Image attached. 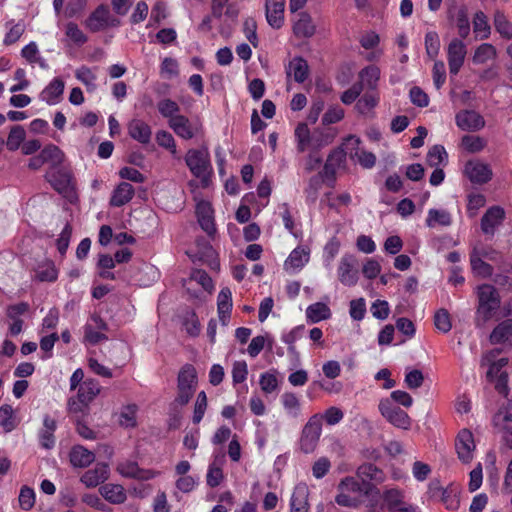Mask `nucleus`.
Here are the masks:
<instances>
[{
    "label": "nucleus",
    "mask_w": 512,
    "mask_h": 512,
    "mask_svg": "<svg viewBox=\"0 0 512 512\" xmlns=\"http://www.w3.org/2000/svg\"><path fill=\"white\" fill-rule=\"evenodd\" d=\"M495 56V47L492 44L484 43L477 47V49L475 50V53L473 55V62L475 64H484L487 61L495 58Z\"/></svg>",
    "instance_id": "6e6d98bb"
},
{
    "label": "nucleus",
    "mask_w": 512,
    "mask_h": 512,
    "mask_svg": "<svg viewBox=\"0 0 512 512\" xmlns=\"http://www.w3.org/2000/svg\"><path fill=\"white\" fill-rule=\"evenodd\" d=\"M451 17L454 19L459 36L465 39L470 33V22L467 11L464 8H460L456 11L455 15Z\"/></svg>",
    "instance_id": "3c124183"
},
{
    "label": "nucleus",
    "mask_w": 512,
    "mask_h": 512,
    "mask_svg": "<svg viewBox=\"0 0 512 512\" xmlns=\"http://www.w3.org/2000/svg\"><path fill=\"white\" fill-rule=\"evenodd\" d=\"M46 178L59 193H65L71 187V175L65 170H50L47 172Z\"/></svg>",
    "instance_id": "c85d7f7f"
},
{
    "label": "nucleus",
    "mask_w": 512,
    "mask_h": 512,
    "mask_svg": "<svg viewBox=\"0 0 512 512\" xmlns=\"http://www.w3.org/2000/svg\"><path fill=\"white\" fill-rule=\"evenodd\" d=\"M57 428L56 420L46 415L43 419V427L39 432V441L43 448L51 449L55 445L54 432Z\"/></svg>",
    "instance_id": "c756f323"
},
{
    "label": "nucleus",
    "mask_w": 512,
    "mask_h": 512,
    "mask_svg": "<svg viewBox=\"0 0 512 512\" xmlns=\"http://www.w3.org/2000/svg\"><path fill=\"white\" fill-rule=\"evenodd\" d=\"M382 499L384 502V505L386 506L388 512L392 511L393 509L403 505L405 502V493L403 490L396 488V487H390L384 489L382 493Z\"/></svg>",
    "instance_id": "4c0bfd02"
},
{
    "label": "nucleus",
    "mask_w": 512,
    "mask_h": 512,
    "mask_svg": "<svg viewBox=\"0 0 512 512\" xmlns=\"http://www.w3.org/2000/svg\"><path fill=\"white\" fill-rule=\"evenodd\" d=\"M35 276L41 282H53L58 277V271L53 262L47 261L38 266Z\"/></svg>",
    "instance_id": "a18cd8bd"
},
{
    "label": "nucleus",
    "mask_w": 512,
    "mask_h": 512,
    "mask_svg": "<svg viewBox=\"0 0 512 512\" xmlns=\"http://www.w3.org/2000/svg\"><path fill=\"white\" fill-rule=\"evenodd\" d=\"M297 142V149L299 152H304L307 149L318 150L323 146L330 144L334 138V134L325 135L322 137L311 136L310 130L306 123H299L294 132Z\"/></svg>",
    "instance_id": "0eeeda50"
},
{
    "label": "nucleus",
    "mask_w": 512,
    "mask_h": 512,
    "mask_svg": "<svg viewBox=\"0 0 512 512\" xmlns=\"http://www.w3.org/2000/svg\"><path fill=\"white\" fill-rule=\"evenodd\" d=\"M456 124L464 131H479L485 126L484 118L474 110H463L456 114Z\"/></svg>",
    "instance_id": "f3484780"
},
{
    "label": "nucleus",
    "mask_w": 512,
    "mask_h": 512,
    "mask_svg": "<svg viewBox=\"0 0 512 512\" xmlns=\"http://www.w3.org/2000/svg\"><path fill=\"white\" fill-rule=\"evenodd\" d=\"M473 30L480 39H486L490 35V26L486 15L482 11H478L474 16Z\"/></svg>",
    "instance_id": "864d4df0"
},
{
    "label": "nucleus",
    "mask_w": 512,
    "mask_h": 512,
    "mask_svg": "<svg viewBox=\"0 0 512 512\" xmlns=\"http://www.w3.org/2000/svg\"><path fill=\"white\" fill-rule=\"evenodd\" d=\"M329 306L323 302H316L306 308L305 316L308 323L315 324L331 317Z\"/></svg>",
    "instance_id": "2f4dec72"
},
{
    "label": "nucleus",
    "mask_w": 512,
    "mask_h": 512,
    "mask_svg": "<svg viewBox=\"0 0 512 512\" xmlns=\"http://www.w3.org/2000/svg\"><path fill=\"white\" fill-rule=\"evenodd\" d=\"M379 102L377 92L371 91L365 93L357 102L356 108L361 114L370 112Z\"/></svg>",
    "instance_id": "052dcab7"
},
{
    "label": "nucleus",
    "mask_w": 512,
    "mask_h": 512,
    "mask_svg": "<svg viewBox=\"0 0 512 512\" xmlns=\"http://www.w3.org/2000/svg\"><path fill=\"white\" fill-rule=\"evenodd\" d=\"M340 250V241L336 237H332L324 246L323 264L325 268L331 269L334 258Z\"/></svg>",
    "instance_id": "09e8293b"
},
{
    "label": "nucleus",
    "mask_w": 512,
    "mask_h": 512,
    "mask_svg": "<svg viewBox=\"0 0 512 512\" xmlns=\"http://www.w3.org/2000/svg\"><path fill=\"white\" fill-rule=\"evenodd\" d=\"M185 162L190 172L197 178L205 180L211 173L208 149H189L185 155Z\"/></svg>",
    "instance_id": "423d86ee"
},
{
    "label": "nucleus",
    "mask_w": 512,
    "mask_h": 512,
    "mask_svg": "<svg viewBox=\"0 0 512 512\" xmlns=\"http://www.w3.org/2000/svg\"><path fill=\"white\" fill-rule=\"evenodd\" d=\"M446 50L449 72L456 76L464 65L467 47L461 39L453 38Z\"/></svg>",
    "instance_id": "9b49d317"
},
{
    "label": "nucleus",
    "mask_w": 512,
    "mask_h": 512,
    "mask_svg": "<svg viewBox=\"0 0 512 512\" xmlns=\"http://www.w3.org/2000/svg\"><path fill=\"white\" fill-rule=\"evenodd\" d=\"M346 155L342 147L333 150L324 165V173L326 176H333L336 171L345 166Z\"/></svg>",
    "instance_id": "f704fd0d"
},
{
    "label": "nucleus",
    "mask_w": 512,
    "mask_h": 512,
    "mask_svg": "<svg viewBox=\"0 0 512 512\" xmlns=\"http://www.w3.org/2000/svg\"><path fill=\"white\" fill-rule=\"evenodd\" d=\"M6 26L9 28L8 32L5 34L3 39V43L6 46L12 45L16 43L25 31V25L23 22L14 23V21H9Z\"/></svg>",
    "instance_id": "603ef678"
},
{
    "label": "nucleus",
    "mask_w": 512,
    "mask_h": 512,
    "mask_svg": "<svg viewBox=\"0 0 512 512\" xmlns=\"http://www.w3.org/2000/svg\"><path fill=\"white\" fill-rule=\"evenodd\" d=\"M316 27L311 16L306 12H301L293 24V33L297 38H310L315 34Z\"/></svg>",
    "instance_id": "a878e982"
},
{
    "label": "nucleus",
    "mask_w": 512,
    "mask_h": 512,
    "mask_svg": "<svg viewBox=\"0 0 512 512\" xmlns=\"http://www.w3.org/2000/svg\"><path fill=\"white\" fill-rule=\"evenodd\" d=\"M496 354H498V351H491V352L485 354L481 360V364L483 366H485V365L489 366V369L487 371V378L489 381L494 380L495 367L499 366L500 368L503 369L508 364L507 358H500L498 360H494V358L496 357Z\"/></svg>",
    "instance_id": "79ce46f5"
},
{
    "label": "nucleus",
    "mask_w": 512,
    "mask_h": 512,
    "mask_svg": "<svg viewBox=\"0 0 512 512\" xmlns=\"http://www.w3.org/2000/svg\"><path fill=\"white\" fill-rule=\"evenodd\" d=\"M0 426L5 432H10L16 427L13 408L10 405H2L0 407Z\"/></svg>",
    "instance_id": "0e129e2a"
},
{
    "label": "nucleus",
    "mask_w": 512,
    "mask_h": 512,
    "mask_svg": "<svg viewBox=\"0 0 512 512\" xmlns=\"http://www.w3.org/2000/svg\"><path fill=\"white\" fill-rule=\"evenodd\" d=\"M477 297L476 321L485 324L492 319L499 309L501 304L500 295L493 285L482 284L477 287Z\"/></svg>",
    "instance_id": "f03ea898"
},
{
    "label": "nucleus",
    "mask_w": 512,
    "mask_h": 512,
    "mask_svg": "<svg viewBox=\"0 0 512 512\" xmlns=\"http://www.w3.org/2000/svg\"><path fill=\"white\" fill-rule=\"evenodd\" d=\"M448 154L441 145L433 146L427 154V162L431 167H438L440 164L446 163Z\"/></svg>",
    "instance_id": "e2e57ef3"
},
{
    "label": "nucleus",
    "mask_w": 512,
    "mask_h": 512,
    "mask_svg": "<svg viewBox=\"0 0 512 512\" xmlns=\"http://www.w3.org/2000/svg\"><path fill=\"white\" fill-rule=\"evenodd\" d=\"M208 407V401H207V395L205 391H200L197 395L196 401L194 403V409H193V416H192V422L194 424H199L207 410Z\"/></svg>",
    "instance_id": "bf43d9fd"
},
{
    "label": "nucleus",
    "mask_w": 512,
    "mask_h": 512,
    "mask_svg": "<svg viewBox=\"0 0 512 512\" xmlns=\"http://www.w3.org/2000/svg\"><path fill=\"white\" fill-rule=\"evenodd\" d=\"M357 476L361 478L363 484H366V481L380 484L385 480L384 472L372 463H365L359 466Z\"/></svg>",
    "instance_id": "473e14b6"
},
{
    "label": "nucleus",
    "mask_w": 512,
    "mask_h": 512,
    "mask_svg": "<svg viewBox=\"0 0 512 512\" xmlns=\"http://www.w3.org/2000/svg\"><path fill=\"white\" fill-rule=\"evenodd\" d=\"M285 0H266L265 14L268 24L274 29H280L284 24Z\"/></svg>",
    "instance_id": "6ab92c4d"
},
{
    "label": "nucleus",
    "mask_w": 512,
    "mask_h": 512,
    "mask_svg": "<svg viewBox=\"0 0 512 512\" xmlns=\"http://www.w3.org/2000/svg\"><path fill=\"white\" fill-rule=\"evenodd\" d=\"M109 478V466L105 463H98L94 468L87 470L80 478V481L88 488H93Z\"/></svg>",
    "instance_id": "412c9836"
},
{
    "label": "nucleus",
    "mask_w": 512,
    "mask_h": 512,
    "mask_svg": "<svg viewBox=\"0 0 512 512\" xmlns=\"http://www.w3.org/2000/svg\"><path fill=\"white\" fill-rule=\"evenodd\" d=\"M474 437L471 431L468 429L461 430L455 441V448L458 458L463 463H470L474 457L473 453L475 450Z\"/></svg>",
    "instance_id": "4468645a"
},
{
    "label": "nucleus",
    "mask_w": 512,
    "mask_h": 512,
    "mask_svg": "<svg viewBox=\"0 0 512 512\" xmlns=\"http://www.w3.org/2000/svg\"><path fill=\"white\" fill-rule=\"evenodd\" d=\"M156 142L159 146L170 151L173 157L178 158L176 142L172 134L166 130H160L156 133Z\"/></svg>",
    "instance_id": "13d9d810"
},
{
    "label": "nucleus",
    "mask_w": 512,
    "mask_h": 512,
    "mask_svg": "<svg viewBox=\"0 0 512 512\" xmlns=\"http://www.w3.org/2000/svg\"><path fill=\"white\" fill-rule=\"evenodd\" d=\"M281 403L289 416L297 418L300 415L301 405L296 394L285 392L281 396Z\"/></svg>",
    "instance_id": "37998d69"
},
{
    "label": "nucleus",
    "mask_w": 512,
    "mask_h": 512,
    "mask_svg": "<svg viewBox=\"0 0 512 512\" xmlns=\"http://www.w3.org/2000/svg\"><path fill=\"white\" fill-rule=\"evenodd\" d=\"M360 144L361 140L359 137L355 135H349L344 139L340 147L344 149L346 156L348 155L352 160H354L356 156H358V154L362 151Z\"/></svg>",
    "instance_id": "338daca9"
},
{
    "label": "nucleus",
    "mask_w": 512,
    "mask_h": 512,
    "mask_svg": "<svg viewBox=\"0 0 512 512\" xmlns=\"http://www.w3.org/2000/svg\"><path fill=\"white\" fill-rule=\"evenodd\" d=\"M291 512H308V489L305 485L295 487L291 501Z\"/></svg>",
    "instance_id": "c9c22d12"
},
{
    "label": "nucleus",
    "mask_w": 512,
    "mask_h": 512,
    "mask_svg": "<svg viewBox=\"0 0 512 512\" xmlns=\"http://www.w3.org/2000/svg\"><path fill=\"white\" fill-rule=\"evenodd\" d=\"M100 493L105 500L112 504H122L127 498L125 489L119 484H105L100 487Z\"/></svg>",
    "instance_id": "72a5a7b5"
},
{
    "label": "nucleus",
    "mask_w": 512,
    "mask_h": 512,
    "mask_svg": "<svg viewBox=\"0 0 512 512\" xmlns=\"http://www.w3.org/2000/svg\"><path fill=\"white\" fill-rule=\"evenodd\" d=\"M494 26L496 31L504 38H512V23L501 12H496L494 16Z\"/></svg>",
    "instance_id": "69168bd1"
},
{
    "label": "nucleus",
    "mask_w": 512,
    "mask_h": 512,
    "mask_svg": "<svg viewBox=\"0 0 512 512\" xmlns=\"http://www.w3.org/2000/svg\"><path fill=\"white\" fill-rule=\"evenodd\" d=\"M196 215L201 228L212 236L216 232L213 209L208 201L201 200L196 205Z\"/></svg>",
    "instance_id": "aec40b11"
},
{
    "label": "nucleus",
    "mask_w": 512,
    "mask_h": 512,
    "mask_svg": "<svg viewBox=\"0 0 512 512\" xmlns=\"http://www.w3.org/2000/svg\"><path fill=\"white\" fill-rule=\"evenodd\" d=\"M197 387V372L193 365H184L177 377V396L173 404L185 406L189 403Z\"/></svg>",
    "instance_id": "7ed1b4c3"
},
{
    "label": "nucleus",
    "mask_w": 512,
    "mask_h": 512,
    "mask_svg": "<svg viewBox=\"0 0 512 512\" xmlns=\"http://www.w3.org/2000/svg\"><path fill=\"white\" fill-rule=\"evenodd\" d=\"M492 344H501L512 347V319L500 322L490 334Z\"/></svg>",
    "instance_id": "5701e85b"
},
{
    "label": "nucleus",
    "mask_w": 512,
    "mask_h": 512,
    "mask_svg": "<svg viewBox=\"0 0 512 512\" xmlns=\"http://www.w3.org/2000/svg\"><path fill=\"white\" fill-rule=\"evenodd\" d=\"M444 495H441L437 501L442 502L449 510H456L459 507V491L456 487L450 485L445 488Z\"/></svg>",
    "instance_id": "680f3d73"
},
{
    "label": "nucleus",
    "mask_w": 512,
    "mask_h": 512,
    "mask_svg": "<svg viewBox=\"0 0 512 512\" xmlns=\"http://www.w3.org/2000/svg\"><path fill=\"white\" fill-rule=\"evenodd\" d=\"M25 137H26V132L22 126H20V125L13 126L8 134L7 141H6V146H7L8 150H10V151L17 150L21 146V144L24 142Z\"/></svg>",
    "instance_id": "de8ad7c7"
},
{
    "label": "nucleus",
    "mask_w": 512,
    "mask_h": 512,
    "mask_svg": "<svg viewBox=\"0 0 512 512\" xmlns=\"http://www.w3.org/2000/svg\"><path fill=\"white\" fill-rule=\"evenodd\" d=\"M373 490L371 484H361L351 476L343 478L337 486L335 502L342 507L358 508L363 503L364 496Z\"/></svg>",
    "instance_id": "f257e3e1"
},
{
    "label": "nucleus",
    "mask_w": 512,
    "mask_h": 512,
    "mask_svg": "<svg viewBox=\"0 0 512 512\" xmlns=\"http://www.w3.org/2000/svg\"><path fill=\"white\" fill-rule=\"evenodd\" d=\"M337 276L344 286L352 287L358 283V260L355 255L346 253L341 257L337 266Z\"/></svg>",
    "instance_id": "1a4fd4ad"
},
{
    "label": "nucleus",
    "mask_w": 512,
    "mask_h": 512,
    "mask_svg": "<svg viewBox=\"0 0 512 512\" xmlns=\"http://www.w3.org/2000/svg\"><path fill=\"white\" fill-rule=\"evenodd\" d=\"M135 190L128 182H121L113 191L110 205L114 207H121L127 204L133 198Z\"/></svg>",
    "instance_id": "7c9ffc66"
},
{
    "label": "nucleus",
    "mask_w": 512,
    "mask_h": 512,
    "mask_svg": "<svg viewBox=\"0 0 512 512\" xmlns=\"http://www.w3.org/2000/svg\"><path fill=\"white\" fill-rule=\"evenodd\" d=\"M101 387L96 379L88 378L78 388L76 398L68 402V409L72 413L83 412L89 403L100 393Z\"/></svg>",
    "instance_id": "20e7f679"
},
{
    "label": "nucleus",
    "mask_w": 512,
    "mask_h": 512,
    "mask_svg": "<svg viewBox=\"0 0 512 512\" xmlns=\"http://www.w3.org/2000/svg\"><path fill=\"white\" fill-rule=\"evenodd\" d=\"M196 283L202 287L204 291L212 293L214 290V284L208 273L201 269H195L191 272L188 279L183 280V287L193 297H199L196 291L192 290L193 284Z\"/></svg>",
    "instance_id": "dca6fc26"
},
{
    "label": "nucleus",
    "mask_w": 512,
    "mask_h": 512,
    "mask_svg": "<svg viewBox=\"0 0 512 512\" xmlns=\"http://www.w3.org/2000/svg\"><path fill=\"white\" fill-rule=\"evenodd\" d=\"M487 145V141L477 135H465L461 139V146L469 153L482 151Z\"/></svg>",
    "instance_id": "8fccbe9b"
},
{
    "label": "nucleus",
    "mask_w": 512,
    "mask_h": 512,
    "mask_svg": "<svg viewBox=\"0 0 512 512\" xmlns=\"http://www.w3.org/2000/svg\"><path fill=\"white\" fill-rule=\"evenodd\" d=\"M311 250L308 246L300 245L294 248L284 261V270L288 274L300 272L310 260Z\"/></svg>",
    "instance_id": "f8f14e48"
},
{
    "label": "nucleus",
    "mask_w": 512,
    "mask_h": 512,
    "mask_svg": "<svg viewBox=\"0 0 512 512\" xmlns=\"http://www.w3.org/2000/svg\"><path fill=\"white\" fill-rule=\"evenodd\" d=\"M505 211L500 206L490 207L481 219V230L484 234L494 235L496 229L502 224Z\"/></svg>",
    "instance_id": "a211bd4d"
},
{
    "label": "nucleus",
    "mask_w": 512,
    "mask_h": 512,
    "mask_svg": "<svg viewBox=\"0 0 512 512\" xmlns=\"http://www.w3.org/2000/svg\"><path fill=\"white\" fill-rule=\"evenodd\" d=\"M117 471L124 477L137 480H151L160 475L159 471L142 469L134 461H124L118 464Z\"/></svg>",
    "instance_id": "2eb2a0df"
},
{
    "label": "nucleus",
    "mask_w": 512,
    "mask_h": 512,
    "mask_svg": "<svg viewBox=\"0 0 512 512\" xmlns=\"http://www.w3.org/2000/svg\"><path fill=\"white\" fill-rule=\"evenodd\" d=\"M381 415L393 426L401 429H409L411 418L399 406L393 404V400L381 399L378 405Z\"/></svg>",
    "instance_id": "6e6552de"
},
{
    "label": "nucleus",
    "mask_w": 512,
    "mask_h": 512,
    "mask_svg": "<svg viewBox=\"0 0 512 512\" xmlns=\"http://www.w3.org/2000/svg\"><path fill=\"white\" fill-rule=\"evenodd\" d=\"M286 74L288 77H292L297 83H303L309 75L307 61L302 57L292 58L286 67Z\"/></svg>",
    "instance_id": "393cba45"
},
{
    "label": "nucleus",
    "mask_w": 512,
    "mask_h": 512,
    "mask_svg": "<svg viewBox=\"0 0 512 512\" xmlns=\"http://www.w3.org/2000/svg\"><path fill=\"white\" fill-rule=\"evenodd\" d=\"M137 412L135 404L124 406L119 415V424L125 428H134L137 425Z\"/></svg>",
    "instance_id": "c03bdc74"
},
{
    "label": "nucleus",
    "mask_w": 512,
    "mask_h": 512,
    "mask_svg": "<svg viewBox=\"0 0 512 512\" xmlns=\"http://www.w3.org/2000/svg\"><path fill=\"white\" fill-rule=\"evenodd\" d=\"M75 77L83 83L88 91H93L96 88L95 82L97 76L95 72L86 66H81L75 71Z\"/></svg>",
    "instance_id": "4d7b16f0"
},
{
    "label": "nucleus",
    "mask_w": 512,
    "mask_h": 512,
    "mask_svg": "<svg viewBox=\"0 0 512 512\" xmlns=\"http://www.w3.org/2000/svg\"><path fill=\"white\" fill-rule=\"evenodd\" d=\"M494 424L505 432V426L512 427V402L502 407L494 417Z\"/></svg>",
    "instance_id": "774afa93"
},
{
    "label": "nucleus",
    "mask_w": 512,
    "mask_h": 512,
    "mask_svg": "<svg viewBox=\"0 0 512 512\" xmlns=\"http://www.w3.org/2000/svg\"><path fill=\"white\" fill-rule=\"evenodd\" d=\"M94 459V453L80 445L74 446L70 452V462L74 467H87Z\"/></svg>",
    "instance_id": "e433bc0d"
},
{
    "label": "nucleus",
    "mask_w": 512,
    "mask_h": 512,
    "mask_svg": "<svg viewBox=\"0 0 512 512\" xmlns=\"http://www.w3.org/2000/svg\"><path fill=\"white\" fill-rule=\"evenodd\" d=\"M65 84L60 78H54L40 93L41 101L48 105H56L62 100Z\"/></svg>",
    "instance_id": "4be33fe9"
},
{
    "label": "nucleus",
    "mask_w": 512,
    "mask_h": 512,
    "mask_svg": "<svg viewBox=\"0 0 512 512\" xmlns=\"http://www.w3.org/2000/svg\"><path fill=\"white\" fill-rule=\"evenodd\" d=\"M109 9L107 6L100 5L86 20V27L92 32H98L108 25Z\"/></svg>",
    "instance_id": "cd10ccee"
},
{
    "label": "nucleus",
    "mask_w": 512,
    "mask_h": 512,
    "mask_svg": "<svg viewBox=\"0 0 512 512\" xmlns=\"http://www.w3.org/2000/svg\"><path fill=\"white\" fill-rule=\"evenodd\" d=\"M463 173L474 184H485L493 176L491 166L480 159L467 161L464 165Z\"/></svg>",
    "instance_id": "9d476101"
},
{
    "label": "nucleus",
    "mask_w": 512,
    "mask_h": 512,
    "mask_svg": "<svg viewBox=\"0 0 512 512\" xmlns=\"http://www.w3.org/2000/svg\"><path fill=\"white\" fill-rule=\"evenodd\" d=\"M129 136L141 144H148L151 140V127L141 119H132L127 126Z\"/></svg>",
    "instance_id": "b1692460"
},
{
    "label": "nucleus",
    "mask_w": 512,
    "mask_h": 512,
    "mask_svg": "<svg viewBox=\"0 0 512 512\" xmlns=\"http://www.w3.org/2000/svg\"><path fill=\"white\" fill-rule=\"evenodd\" d=\"M425 50L431 60H435L440 52V38L436 31H428L425 34Z\"/></svg>",
    "instance_id": "49530a36"
},
{
    "label": "nucleus",
    "mask_w": 512,
    "mask_h": 512,
    "mask_svg": "<svg viewBox=\"0 0 512 512\" xmlns=\"http://www.w3.org/2000/svg\"><path fill=\"white\" fill-rule=\"evenodd\" d=\"M157 109L164 118L168 119V121L181 115L179 114L180 106L175 101L168 98L159 101Z\"/></svg>",
    "instance_id": "5fc2aeb1"
},
{
    "label": "nucleus",
    "mask_w": 512,
    "mask_h": 512,
    "mask_svg": "<svg viewBox=\"0 0 512 512\" xmlns=\"http://www.w3.org/2000/svg\"><path fill=\"white\" fill-rule=\"evenodd\" d=\"M40 154L44 162L51 165V170L56 169L64 161V153L53 144L44 147Z\"/></svg>",
    "instance_id": "58836bf2"
},
{
    "label": "nucleus",
    "mask_w": 512,
    "mask_h": 512,
    "mask_svg": "<svg viewBox=\"0 0 512 512\" xmlns=\"http://www.w3.org/2000/svg\"><path fill=\"white\" fill-rule=\"evenodd\" d=\"M451 222V215L446 210L430 209L428 211L426 225L430 228L436 225L449 226Z\"/></svg>",
    "instance_id": "a19ab883"
},
{
    "label": "nucleus",
    "mask_w": 512,
    "mask_h": 512,
    "mask_svg": "<svg viewBox=\"0 0 512 512\" xmlns=\"http://www.w3.org/2000/svg\"><path fill=\"white\" fill-rule=\"evenodd\" d=\"M322 433L320 414L312 415L304 425L299 446L300 450L305 454L315 451Z\"/></svg>",
    "instance_id": "39448f33"
},
{
    "label": "nucleus",
    "mask_w": 512,
    "mask_h": 512,
    "mask_svg": "<svg viewBox=\"0 0 512 512\" xmlns=\"http://www.w3.org/2000/svg\"><path fill=\"white\" fill-rule=\"evenodd\" d=\"M482 257L489 258L490 260L494 259V257L489 256L485 251H474L470 256L472 271L479 277L488 278L492 275L493 268L490 264L483 261Z\"/></svg>",
    "instance_id": "bb28decb"
},
{
    "label": "nucleus",
    "mask_w": 512,
    "mask_h": 512,
    "mask_svg": "<svg viewBox=\"0 0 512 512\" xmlns=\"http://www.w3.org/2000/svg\"><path fill=\"white\" fill-rule=\"evenodd\" d=\"M168 124L178 137L185 140L194 138L201 130V125L198 122H193L184 115L174 117L168 121Z\"/></svg>",
    "instance_id": "ddd939ff"
},
{
    "label": "nucleus",
    "mask_w": 512,
    "mask_h": 512,
    "mask_svg": "<svg viewBox=\"0 0 512 512\" xmlns=\"http://www.w3.org/2000/svg\"><path fill=\"white\" fill-rule=\"evenodd\" d=\"M380 77V70L376 66H368L361 70L359 73L360 81L358 83L362 84V90L366 87L372 91L375 90L377 86V82Z\"/></svg>",
    "instance_id": "ea45409f"
}]
</instances>
